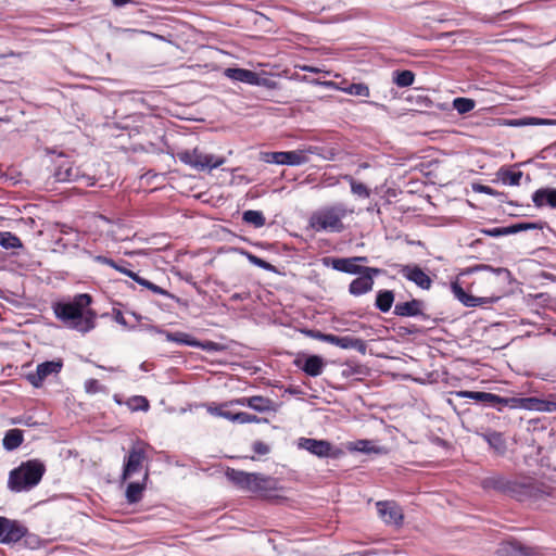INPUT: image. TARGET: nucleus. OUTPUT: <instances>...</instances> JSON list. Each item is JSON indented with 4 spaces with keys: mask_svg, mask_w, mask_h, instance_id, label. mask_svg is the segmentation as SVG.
<instances>
[{
    "mask_svg": "<svg viewBox=\"0 0 556 556\" xmlns=\"http://www.w3.org/2000/svg\"><path fill=\"white\" fill-rule=\"evenodd\" d=\"M337 346L343 350L352 349L363 355L367 352V344L364 340L350 336L340 337Z\"/></svg>",
    "mask_w": 556,
    "mask_h": 556,
    "instance_id": "cd10ccee",
    "label": "nucleus"
},
{
    "mask_svg": "<svg viewBox=\"0 0 556 556\" xmlns=\"http://www.w3.org/2000/svg\"><path fill=\"white\" fill-rule=\"evenodd\" d=\"M224 76L230 80L247 84L250 86L264 87L268 90L278 88V83L268 77H263L258 73L242 68V67H227L224 71Z\"/></svg>",
    "mask_w": 556,
    "mask_h": 556,
    "instance_id": "0eeeda50",
    "label": "nucleus"
},
{
    "mask_svg": "<svg viewBox=\"0 0 556 556\" xmlns=\"http://www.w3.org/2000/svg\"><path fill=\"white\" fill-rule=\"evenodd\" d=\"M62 367L63 362L61 359L42 362L37 365L36 371L26 375V380L34 388H40L47 377L59 374Z\"/></svg>",
    "mask_w": 556,
    "mask_h": 556,
    "instance_id": "9b49d317",
    "label": "nucleus"
},
{
    "mask_svg": "<svg viewBox=\"0 0 556 556\" xmlns=\"http://www.w3.org/2000/svg\"><path fill=\"white\" fill-rule=\"evenodd\" d=\"M522 175L521 170H511L507 167H501L497 172L498 179L508 186H519Z\"/></svg>",
    "mask_w": 556,
    "mask_h": 556,
    "instance_id": "7c9ffc66",
    "label": "nucleus"
},
{
    "mask_svg": "<svg viewBox=\"0 0 556 556\" xmlns=\"http://www.w3.org/2000/svg\"><path fill=\"white\" fill-rule=\"evenodd\" d=\"M46 473V465L38 458L22 462L9 472L7 486L12 493H25L36 488Z\"/></svg>",
    "mask_w": 556,
    "mask_h": 556,
    "instance_id": "7ed1b4c3",
    "label": "nucleus"
},
{
    "mask_svg": "<svg viewBox=\"0 0 556 556\" xmlns=\"http://www.w3.org/2000/svg\"><path fill=\"white\" fill-rule=\"evenodd\" d=\"M479 232L484 236H488V237L498 238V237H503V236L513 235V229H511V225H508V226L495 227V228H481L479 230Z\"/></svg>",
    "mask_w": 556,
    "mask_h": 556,
    "instance_id": "49530a36",
    "label": "nucleus"
},
{
    "mask_svg": "<svg viewBox=\"0 0 556 556\" xmlns=\"http://www.w3.org/2000/svg\"><path fill=\"white\" fill-rule=\"evenodd\" d=\"M134 281H136L138 285L149 289L150 291H152L155 294H161V295H164L169 299H175L174 294H172L167 290L159 287L157 285L151 282L150 280L139 276L138 273H137L136 277L134 278Z\"/></svg>",
    "mask_w": 556,
    "mask_h": 556,
    "instance_id": "c9c22d12",
    "label": "nucleus"
},
{
    "mask_svg": "<svg viewBox=\"0 0 556 556\" xmlns=\"http://www.w3.org/2000/svg\"><path fill=\"white\" fill-rule=\"evenodd\" d=\"M93 261L96 263H99V264H103V265H108L110 267L113 268V266H115V262L113 258H110L108 256H104V255H94L93 256Z\"/></svg>",
    "mask_w": 556,
    "mask_h": 556,
    "instance_id": "052dcab7",
    "label": "nucleus"
},
{
    "mask_svg": "<svg viewBox=\"0 0 556 556\" xmlns=\"http://www.w3.org/2000/svg\"><path fill=\"white\" fill-rule=\"evenodd\" d=\"M480 270L492 271L496 276H504L507 279L511 275L510 271L507 268H504V267H496L495 268V267H492L491 265H486V264H480V265H476V266L469 268V273L480 271Z\"/></svg>",
    "mask_w": 556,
    "mask_h": 556,
    "instance_id": "de8ad7c7",
    "label": "nucleus"
},
{
    "mask_svg": "<svg viewBox=\"0 0 556 556\" xmlns=\"http://www.w3.org/2000/svg\"><path fill=\"white\" fill-rule=\"evenodd\" d=\"M197 348L206 352H218L220 350L219 343L214 341H199V345Z\"/></svg>",
    "mask_w": 556,
    "mask_h": 556,
    "instance_id": "864d4df0",
    "label": "nucleus"
},
{
    "mask_svg": "<svg viewBox=\"0 0 556 556\" xmlns=\"http://www.w3.org/2000/svg\"><path fill=\"white\" fill-rule=\"evenodd\" d=\"M247 417H248V413L245 412H239L237 413V419L235 422L237 424H240V425H244L247 424Z\"/></svg>",
    "mask_w": 556,
    "mask_h": 556,
    "instance_id": "774afa93",
    "label": "nucleus"
},
{
    "mask_svg": "<svg viewBox=\"0 0 556 556\" xmlns=\"http://www.w3.org/2000/svg\"><path fill=\"white\" fill-rule=\"evenodd\" d=\"M0 247L5 250H14L21 249L23 243L16 235L10 231H0Z\"/></svg>",
    "mask_w": 556,
    "mask_h": 556,
    "instance_id": "f704fd0d",
    "label": "nucleus"
},
{
    "mask_svg": "<svg viewBox=\"0 0 556 556\" xmlns=\"http://www.w3.org/2000/svg\"><path fill=\"white\" fill-rule=\"evenodd\" d=\"M164 334L166 337V340L169 342H175V343L182 344L186 346H191V348H195L199 345V340L186 332H181V331L167 332V331H165Z\"/></svg>",
    "mask_w": 556,
    "mask_h": 556,
    "instance_id": "c756f323",
    "label": "nucleus"
},
{
    "mask_svg": "<svg viewBox=\"0 0 556 556\" xmlns=\"http://www.w3.org/2000/svg\"><path fill=\"white\" fill-rule=\"evenodd\" d=\"M321 264L325 267H331L334 270L349 274V275H358L363 271H374V273H382L380 268L377 267H368L361 266L356 264L355 257H333V256H324L320 260Z\"/></svg>",
    "mask_w": 556,
    "mask_h": 556,
    "instance_id": "6e6552de",
    "label": "nucleus"
},
{
    "mask_svg": "<svg viewBox=\"0 0 556 556\" xmlns=\"http://www.w3.org/2000/svg\"><path fill=\"white\" fill-rule=\"evenodd\" d=\"M269 164L299 166L306 164L309 160L303 150L270 152L265 156Z\"/></svg>",
    "mask_w": 556,
    "mask_h": 556,
    "instance_id": "f8f14e48",
    "label": "nucleus"
},
{
    "mask_svg": "<svg viewBox=\"0 0 556 556\" xmlns=\"http://www.w3.org/2000/svg\"><path fill=\"white\" fill-rule=\"evenodd\" d=\"M303 151L305 152V155L313 154L327 161H334L340 154V150L338 148L326 146H309Z\"/></svg>",
    "mask_w": 556,
    "mask_h": 556,
    "instance_id": "a878e982",
    "label": "nucleus"
},
{
    "mask_svg": "<svg viewBox=\"0 0 556 556\" xmlns=\"http://www.w3.org/2000/svg\"><path fill=\"white\" fill-rule=\"evenodd\" d=\"M547 226L546 222H520L511 224L513 235L527 230H542Z\"/></svg>",
    "mask_w": 556,
    "mask_h": 556,
    "instance_id": "e433bc0d",
    "label": "nucleus"
},
{
    "mask_svg": "<svg viewBox=\"0 0 556 556\" xmlns=\"http://www.w3.org/2000/svg\"><path fill=\"white\" fill-rule=\"evenodd\" d=\"M53 176L59 182H76L84 179H90V177L81 173L79 167L74 166L70 160L61 161L58 164Z\"/></svg>",
    "mask_w": 556,
    "mask_h": 556,
    "instance_id": "2eb2a0df",
    "label": "nucleus"
},
{
    "mask_svg": "<svg viewBox=\"0 0 556 556\" xmlns=\"http://www.w3.org/2000/svg\"><path fill=\"white\" fill-rule=\"evenodd\" d=\"M519 397H507V396H500L496 394L495 397V408L497 410H503L504 407L509 408H518Z\"/></svg>",
    "mask_w": 556,
    "mask_h": 556,
    "instance_id": "09e8293b",
    "label": "nucleus"
},
{
    "mask_svg": "<svg viewBox=\"0 0 556 556\" xmlns=\"http://www.w3.org/2000/svg\"><path fill=\"white\" fill-rule=\"evenodd\" d=\"M92 296L88 293L76 294L72 301L53 304L55 317L66 327L81 333H87L96 327L97 314L88 308Z\"/></svg>",
    "mask_w": 556,
    "mask_h": 556,
    "instance_id": "f03ea898",
    "label": "nucleus"
},
{
    "mask_svg": "<svg viewBox=\"0 0 556 556\" xmlns=\"http://www.w3.org/2000/svg\"><path fill=\"white\" fill-rule=\"evenodd\" d=\"M543 412L554 413L556 412V401H544Z\"/></svg>",
    "mask_w": 556,
    "mask_h": 556,
    "instance_id": "0e129e2a",
    "label": "nucleus"
},
{
    "mask_svg": "<svg viewBox=\"0 0 556 556\" xmlns=\"http://www.w3.org/2000/svg\"><path fill=\"white\" fill-rule=\"evenodd\" d=\"M294 365L309 377H318L325 368V361L320 355L309 354L304 358H296Z\"/></svg>",
    "mask_w": 556,
    "mask_h": 556,
    "instance_id": "6ab92c4d",
    "label": "nucleus"
},
{
    "mask_svg": "<svg viewBox=\"0 0 556 556\" xmlns=\"http://www.w3.org/2000/svg\"><path fill=\"white\" fill-rule=\"evenodd\" d=\"M544 401L538 397H519L518 408L543 412Z\"/></svg>",
    "mask_w": 556,
    "mask_h": 556,
    "instance_id": "4c0bfd02",
    "label": "nucleus"
},
{
    "mask_svg": "<svg viewBox=\"0 0 556 556\" xmlns=\"http://www.w3.org/2000/svg\"><path fill=\"white\" fill-rule=\"evenodd\" d=\"M497 553L500 556H540L535 548L523 545L516 540L502 542Z\"/></svg>",
    "mask_w": 556,
    "mask_h": 556,
    "instance_id": "aec40b11",
    "label": "nucleus"
},
{
    "mask_svg": "<svg viewBox=\"0 0 556 556\" xmlns=\"http://www.w3.org/2000/svg\"><path fill=\"white\" fill-rule=\"evenodd\" d=\"M244 255L247 256L248 261L251 264H253V265H255V266H257V267H260V268H262V269H264L266 271L277 273V269H276V267L273 264H270L267 261L258 257L257 255H255V254H253L251 252H244Z\"/></svg>",
    "mask_w": 556,
    "mask_h": 556,
    "instance_id": "a18cd8bd",
    "label": "nucleus"
},
{
    "mask_svg": "<svg viewBox=\"0 0 556 556\" xmlns=\"http://www.w3.org/2000/svg\"><path fill=\"white\" fill-rule=\"evenodd\" d=\"M127 406L132 412H147L150 404L146 396L134 395L127 401Z\"/></svg>",
    "mask_w": 556,
    "mask_h": 556,
    "instance_id": "ea45409f",
    "label": "nucleus"
},
{
    "mask_svg": "<svg viewBox=\"0 0 556 556\" xmlns=\"http://www.w3.org/2000/svg\"><path fill=\"white\" fill-rule=\"evenodd\" d=\"M58 228L60 233L62 235H74L75 239L77 238V232L73 229V227L66 224H58Z\"/></svg>",
    "mask_w": 556,
    "mask_h": 556,
    "instance_id": "e2e57ef3",
    "label": "nucleus"
},
{
    "mask_svg": "<svg viewBox=\"0 0 556 556\" xmlns=\"http://www.w3.org/2000/svg\"><path fill=\"white\" fill-rule=\"evenodd\" d=\"M424 301L412 299L394 305L393 314L399 317H419L424 321L430 320V316L422 311Z\"/></svg>",
    "mask_w": 556,
    "mask_h": 556,
    "instance_id": "f3484780",
    "label": "nucleus"
},
{
    "mask_svg": "<svg viewBox=\"0 0 556 556\" xmlns=\"http://www.w3.org/2000/svg\"><path fill=\"white\" fill-rule=\"evenodd\" d=\"M85 390L87 393H97L100 391V384L96 379H89L85 382Z\"/></svg>",
    "mask_w": 556,
    "mask_h": 556,
    "instance_id": "4d7b16f0",
    "label": "nucleus"
},
{
    "mask_svg": "<svg viewBox=\"0 0 556 556\" xmlns=\"http://www.w3.org/2000/svg\"><path fill=\"white\" fill-rule=\"evenodd\" d=\"M24 441V432L18 428H12L5 431L2 445L8 452L15 451Z\"/></svg>",
    "mask_w": 556,
    "mask_h": 556,
    "instance_id": "393cba45",
    "label": "nucleus"
},
{
    "mask_svg": "<svg viewBox=\"0 0 556 556\" xmlns=\"http://www.w3.org/2000/svg\"><path fill=\"white\" fill-rule=\"evenodd\" d=\"M253 452L258 455H266L270 452L269 446L262 442V441H255L252 445Z\"/></svg>",
    "mask_w": 556,
    "mask_h": 556,
    "instance_id": "6e6d98bb",
    "label": "nucleus"
},
{
    "mask_svg": "<svg viewBox=\"0 0 556 556\" xmlns=\"http://www.w3.org/2000/svg\"><path fill=\"white\" fill-rule=\"evenodd\" d=\"M340 336H336L332 333H325L324 342L333 344L337 346Z\"/></svg>",
    "mask_w": 556,
    "mask_h": 556,
    "instance_id": "69168bd1",
    "label": "nucleus"
},
{
    "mask_svg": "<svg viewBox=\"0 0 556 556\" xmlns=\"http://www.w3.org/2000/svg\"><path fill=\"white\" fill-rule=\"evenodd\" d=\"M399 273L408 281L414 282L422 290H429L432 285V279L426 274L422 268L416 264L401 265Z\"/></svg>",
    "mask_w": 556,
    "mask_h": 556,
    "instance_id": "dca6fc26",
    "label": "nucleus"
},
{
    "mask_svg": "<svg viewBox=\"0 0 556 556\" xmlns=\"http://www.w3.org/2000/svg\"><path fill=\"white\" fill-rule=\"evenodd\" d=\"M472 188L478 193H483V194H488V195H492V197H495L497 194V190H495L492 187L486 186V185L476 184V185H473Z\"/></svg>",
    "mask_w": 556,
    "mask_h": 556,
    "instance_id": "5fc2aeb1",
    "label": "nucleus"
},
{
    "mask_svg": "<svg viewBox=\"0 0 556 556\" xmlns=\"http://www.w3.org/2000/svg\"><path fill=\"white\" fill-rule=\"evenodd\" d=\"M353 212V208H349L344 203L337 202L315 211L311 215L308 224L317 232H342L344 230L343 218Z\"/></svg>",
    "mask_w": 556,
    "mask_h": 556,
    "instance_id": "20e7f679",
    "label": "nucleus"
},
{
    "mask_svg": "<svg viewBox=\"0 0 556 556\" xmlns=\"http://www.w3.org/2000/svg\"><path fill=\"white\" fill-rule=\"evenodd\" d=\"M250 401V397H240L232 401L227 402L231 406L239 405V406H247V403Z\"/></svg>",
    "mask_w": 556,
    "mask_h": 556,
    "instance_id": "338daca9",
    "label": "nucleus"
},
{
    "mask_svg": "<svg viewBox=\"0 0 556 556\" xmlns=\"http://www.w3.org/2000/svg\"><path fill=\"white\" fill-rule=\"evenodd\" d=\"M475 105H476V102L469 98L458 97L453 100V108L459 114L469 113L471 110L475 109Z\"/></svg>",
    "mask_w": 556,
    "mask_h": 556,
    "instance_id": "79ce46f5",
    "label": "nucleus"
},
{
    "mask_svg": "<svg viewBox=\"0 0 556 556\" xmlns=\"http://www.w3.org/2000/svg\"><path fill=\"white\" fill-rule=\"evenodd\" d=\"M127 265H129V263L125 260H121L119 262H115V266H113V268L126 276H128L129 278H131L134 280V278L136 277L137 273L136 271H132L130 270Z\"/></svg>",
    "mask_w": 556,
    "mask_h": 556,
    "instance_id": "603ef678",
    "label": "nucleus"
},
{
    "mask_svg": "<svg viewBox=\"0 0 556 556\" xmlns=\"http://www.w3.org/2000/svg\"><path fill=\"white\" fill-rule=\"evenodd\" d=\"M247 407L258 413L275 412V403L270 399L261 395L250 396Z\"/></svg>",
    "mask_w": 556,
    "mask_h": 556,
    "instance_id": "c85d7f7f",
    "label": "nucleus"
},
{
    "mask_svg": "<svg viewBox=\"0 0 556 556\" xmlns=\"http://www.w3.org/2000/svg\"><path fill=\"white\" fill-rule=\"evenodd\" d=\"M484 397H482V401L481 403L486 406V407H492V408H495V397H496V394L494 393H490V392H484Z\"/></svg>",
    "mask_w": 556,
    "mask_h": 556,
    "instance_id": "bf43d9fd",
    "label": "nucleus"
},
{
    "mask_svg": "<svg viewBox=\"0 0 556 556\" xmlns=\"http://www.w3.org/2000/svg\"><path fill=\"white\" fill-rule=\"evenodd\" d=\"M377 513L386 525L401 526L403 522V510L394 501H379L376 503Z\"/></svg>",
    "mask_w": 556,
    "mask_h": 556,
    "instance_id": "ddd939ff",
    "label": "nucleus"
},
{
    "mask_svg": "<svg viewBox=\"0 0 556 556\" xmlns=\"http://www.w3.org/2000/svg\"><path fill=\"white\" fill-rule=\"evenodd\" d=\"M394 292L392 290H379L376 294L375 307L381 313H388L394 303Z\"/></svg>",
    "mask_w": 556,
    "mask_h": 556,
    "instance_id": "bb28decb",
    "label": "nucleus"
},
{
    "mask_svg": "<svg viewBox=\"0 0 556 556\" xmlns=\"http://www.w3.org/2000/svg\"><path fill=\"white\" fill-rule=\"evenodd\" d=\"M408 100L419 109H432L434 106V102L426 94H413L409 96Z\"/></svg>",
    "mask_w": 556,
    "mask_h": 556,
    "instance_id": "8fccbe9b",
    "label": "nucleus"
},
{
    "mask_svg": "<svg viewBox=\"0 0 556 556\" xmlns=\"http://www.w3.org/2000/svg\"><path fill=\"white\" fill-rule=\"evenodd\" d=\"M480 485L484 491H495L518 502L538 501L548 494L542 482L529 476L494 473L483 478Z\"/></svg>",
    "mask_w": 556,
    "mask_h": 556,
    "instance_id": "f257e3e1",
    "label": "nucleus"
},
{
    "mask_svg": "<svg viewBox=\"0 0 556 556\" xmlns=\"http://www.w3.org/2000/svg\"><path fill=\"white\" fill-rule=\"evenodd\" d=\"M479 435L497 455L503 456L506 453L507 444L502 432L488 429L484 432L479 433Z\"/></svg>",
    "mask_w": 556,
    "mask_h": 556,
    "instance_id": "5701e85b",
    "label": "nucleus"
},
{
    "mask_svg": "<svg viewBox=\"0 0 556 556\" xmlns=\"http://www.w3.org/2000/svg\"><path fill=\"white\" fill-rule=\"evenodd\" d=\"M147 459L146 451L139 446H132L128 454L124 457L123 470L121 473V483L126 482L136 472H138Z\"/></svg>",
    "mask_w": 556,
    "mask_h": 556,
    "instance_id": "9d476101",
    "label": "nucleus"
},
{
    "mask_svg": "<svg viewBox=\"0 0 556 556\" xmlns=\"http://www.w3.org/2000/svg\"><path fill=\"white\" fill-rule=\"evenodd\" d=\"M455 395L462 399H470L479 403H481L482 397L485 396L483 391H457Z\"/></svg>",
    "mask_w": 556,
    "mask_h": 556,
    "instance_id": "3c124183",
    "label": "nucleus"
},
{
    "mask_svg": "<svg viewBox=\"0 0 556 556\" xmlns=\"http://www.w3.org/2000/svg\"><path fill=\"white\" fill-rule=\"evenodd\" d=\"M242 220L245 224L252 225L255 228H261L266 224V218L263 212L257 210H248L242 213Z\"/></svg>",
    "mask_w": 556,
    "mask_h": 556,
    "instance_id": "473e14b6",
    "label": "nucleus"
},
{
    "mask_svg": "<svg viewBox=\"0 0 556 556\" xmlns=\"http://www.w3.org/2000/svg\"><path fill=\"white\" fill-rule=\"evenodd\" d=\"M303 333L306 334L308 338L324 342L325 332H321L320 330L306 329V330H303Z\"/></svg>",
    "mask_w": 556,
    "mask_h": 556,
    "instance_id": "13d9d810",
    "label": "nucleus"
},
{
    "mask_svg": "<svg viewBox=\"0 0 556 556\" xmlns=\"http://www.w3.org/2000/svg\"><path fill=\"white\" fill-rule=\"evenodd\" d=\"M230 407H231L230 404L224 403L223 405H220L218 407L211 408L210 412L213 415H216L218 417H222V418H225V419H228V420L235 422L237 419L238 410H233Z\"/></svg>",
    "mask_w": 556,
    "mask_h": 556,
    "instance_id": "a19ab883",
    "label": "nucleus"
},
{
    "mask_svg": "<svg viewBox=\"0 0 556 556\" xmlns=\"http://www.w3.org/2000/svg\"><path fill=\"white\" fill-rule=\"evenodd\" d=\"M298 447L309 452L319 458H334L332 444L327 440H318L312 438H300Z\"/></svg>",
    "mask_w": 556,
    "mask_h": 556,
    "instance_id": "4468645a",
    "label": "nucleus"
},
{
    "mask_svg": "<svg viewBox=\"0 0 556 556\" xmlns=\"http://www.w3.org/2000/svg\"><path fill=\"white\" fill-rule=\"evenodd\" d=\"M176 155L181 163L198 172H211L214 168L220 167L225 163L224 157L203 153L198 148L192 150H181L177 152Z\"/></svg>",
    "mask_w": 556,
    "mask_h": 556,
    "instance_id": "423d86ee",
    "label": "nucleus"
},
{
    "mask_svg": "<svg viewBox=\"0 0 556 556\" xmlns=\"http://www.w3.org/2000/svg\"><path fill=\"white\" fill-rule=\"evenodd\" d=\"M345 179H348L350 187H351V192L353 194H355L359 198H363V199L369 198L370 190L368 189V187L365 184L355 180L351 176H345Z\"/></svg>",
    "mask_w": 556,
    "mask_h": 556,
    "instance_id": "58836bf2",
    "label": "nucleus"
},
{
    "mask_svg": "<svg viewBox=\"0 0 556 556\" xmlns=\"http://www.w3.org/2000/svg\"><path fill=\"white\" fill-rule=\"evenodd\" d=\"M225 477L236 488L252 493L271 492L281 489L276 478L258 472H247L228 467Z\"/></svg>",
    "mask_w": 556,
    "mask_h": 556,
    "instance_id": "39448f33",
    "label": "nucleus"
},
{
    "mask_svg": "<svg viewBox=\"0 0 556 556\" xmlns=\"http://www.w3.org/2000/svg\"><path fill=\"white\" fill-rule=\"evenodd\" d=\"M381 273L374 271H363L358 274L357 278L353 279L349 285V292L354 296H361L366 294L372 290L374 279L379 276Z\"/></svg>",
    "mask_w": 556,
    "mask_h": 556,
    "instance_id": "a211bd4d",
    "label": "nucleus"
},
{
    "mask_svg": "<svg viewBox=\"0 0 556 556\" xmlns=\"http://www.w3.org/2000/svg\"><path fill=\"white\" fill-rule=\"evenodd\" d=\"M28 534V529L18 520L0 516V543L14 544Z\"/></svg>",
    "mask_w": 556,
    "mask_h": 556,
    "instance_id": "1a4fd4ad",
    "label": "nucleus"
},
{
    "mask_svg": "<svg viewBox=\"0 0 556 556\" xmlns=\"http://www.w3.org/2000/svg\"><path fill=\"white\" fill-rule=\"evenodd\" d=\"M342 91L356 97H368L369 96V88L364 83H353L349 86L342 88Z\"/></svg>",
    "mask_w": 556,
    "mask_h": 556,
    "instance_id": "37998d69",
    "label": "nucleus"
},
{
    "mask_svg": "<svg viewBox=\"0 0 556 556\" xmlns=\"http://www.w3.org/2000/svg\"><path fill=\"white\" fill-rule=\"evenodd\" d=\"M451 290L453 295L467 307L480 306L488 302L485 298L468 294L457 281L451 283Z\"/></svg>",
    "mask_w": 556,
    "mask_h": 556,
    "instance_id": "b1692460",
    "label": "nucleus"
},
{
    "mask_svg": "<svg viewBox=\"0 0 556 556\" xmlns=\"http://www.w3.org/2000/svg\"><path fill=\"white\" fill-rule=\"evenodd\" d=\"M510 125L515 126H525V125H556V119H546V118H538V117H523L519 119H515Z\"/></svg>",
    "mask_w": 556,
    "mask_h": 556,
    "instance_id": "c03bdc74",
    "label": "nucleus"
},
{
    "mask_svg": "<svg viewBox=\"0 0 556 556\" xmlns=\"http://www.w3.org/2000/svg\"><path fill=\"white\" fill-rule=\"evenodd\" d=\"M531 199L534 206L538 208H541L543 206L556 208V188H540L532 193Z\"/></svg>",
    "mask_w": 556,
    "mask_h": 556,
    "instance_id": "4be33fe9",
    "label": "nucleus"
},
{
    "mask_svg": "<svg viewBox=\"0 0 556 556\" xmlns=\"http://www.w3.org/2000/svg\"><path fill=\"white\" fill-rule=\"evenodd\" d=\"M350 451L359 452L363 454H381L383 447L374 445L370 440H357L350 444Z\"/></svg>",
    "mask_w": 556,
    "mask_h": 556,
    "instance_id": "2f4dec72",
    "label": "nucleus"
},
{
    "mask_svg": "<svg viewBox=\"0 0 556 556\" xmlns=\"http://www.w3.org/2000/svg\"><path fill=\"white\" fill-rule=\"evenodd\" d=\"M149 480V470H146L141 481L128 482L125 490V497L128 504H137L142 500L143 492Z\"/></svg>",
    "mask_w": 556,
    "mask_h": 556,
    "instance_id": "412c9836",
    "label": "nucleus"
},
{
    "mask_svg": "<svg viewBox=\"0 0 556 556\" xmlns=\"http://www.w3.org/2000/svg\"><path fill=\"white\" fill-rule=\"evenodd\" d=\"M414 81L415 74L409 70L393 72V83L400 88L409 87L414 84Z\"/></svg>",
    "mask_w": 556,
    "mask_h": 556,
    "instance_id": "72a5a7b5",
    "label": "nucleus"
},
{
    "mask_svg": "<svg viewBox=\"0 0 556 556\" xmlns=\"http://www.w3.org/2000/svg\"><path fill=\"white\" fill-rule=\"evenodd\" d=\"M139 330L140 331L151 332V333H160V334H164L165 333V331L163 329L159 328L157 326L148 325V324L141 325L139 327Z\"/></svg>",
    "mask_w": 556,
    "mask_h": 556,
    "instance_id": "680f3d73",
    "label": "nucleus"
}]
</instances>
